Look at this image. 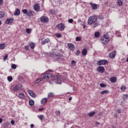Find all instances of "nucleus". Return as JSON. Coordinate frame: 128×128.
<instances>
[{
  "mask_svg": "<svg viewBox=\"0 0 128 128\" xmlns=\"http://www.w3.org/2000/svg\"><path fill=\"white\" fill-rule=\"evenodd\" d=\"M57 28H58L60 30H64V24L62 23L59 24L57 25Z\"/></svg>",
  "mask_w": 128,
  "mask_h": 128,
  "instance_id": "obj_10",
  "label": "nucleus"
},
{
  "mask_svg": "<svg viewBox=\"0 0 128 128\" xmlns=\"http://www.w3.org/2000/svg\"><path fill=\"white\" fill-rule=\"evenodd\" d=\"M96 114V112H92L88 114L89 116H94Z\"/></svg>",
  "mask_w": 128,
  "mask_h": 128,
  "instance_id": "obj_34",
  "label": "nucleus"
},
{
  "mask_svg": "<svg viewBox=\"0 0 128 128\" xmlns=\"http://www.w3.org/2000/svg\"><path fill=\"white\" fill-rule=\"evenodd\" d=\"M34 104V100H29V105L31 106H32Z\"/></svg>",
  "mask_w": 128,
  "mask_h": 128,
  "instance_id": "obj_27",
  "label": "nucleus"
},
{
  "mask_svg": "<svg viewBox=\"0 0 128 128\" xmlns=\"http://www.w3.org/2000/svg\"><path fill=\"white\" fill-rule=\"evenodd\" d=\"M22 86L20 84H18L14 86L13 88V90L14 92H18V90H22Z\"/></svg>",
  "mask_w": 128,
  "mask_h": 128,
  "instance_id": "obj_4",
  "label": "nucleus"
},
{
  "mask_svg": "<svg viewBox=\"0 0 128 128\" xmlns=\"http://www.w3.org/2000/svg\"><path fill=\"white\" fill-rule=\"evenodd\" d=\"M90 4L92 6V10H98V5L96 4H94L92 2H90Z\"/></svg>",
  "mask_w": 128,
  "mask_h": 128,
  "instance_id": "obj_17",
  "label": "nucleus"
},
{
  "mask_svg": "<svg viewBox=\"0 0 128 128\" xmlns=\"http://www.w3.org/2000/svg\"><path fill=\"white\" fill-rule=\"evenodd\" d=\"M6 48V44H0V50H4Z\"/></svg>",
  "mask_w": 128,
  "mask_h": 128,
  "instance_id": "obj_31",
  "label": "nucleus"
},
{
  "mask_svg": "<svg viewBox=\"0 0 128 128\" xmlns=\"http://www.w3.org/2000/svg\"><path fill=\"white\" fill-rule=\"evenodd\" d=\"M96 124H97L98 126H100V122H96Z\"/></svg>",
  "mask_w": 128,
  "mask_h": 128,
  "instance_id": "obj_61",
  "label": "nucleus"
},
{
  "mask_svg": "<svg viewBox=\"0 0 128 128\" xmlns=\"http://www.w3.org/2000/svg\"><path fill=\"white\" fill-rule=\"evenodd\" d=\"M76 62L74 61V60H73L72 61V66H76Z\"/></svg>",
  "mask_w": 128,
  "mask_h": 128,
  "instance_id": "obj_47",
  "label": "nucleus"
},
{
  "mask_svg": "<svg viewBox=\"0 0 128 128\" xmlns=\"http://www.w3.org/2000/svg\"><path fill=\"white\" fill-rule=\"evenodd\" d=\"M74 22V20L70 18V19H69L68 20V22H69V24H72V22Z\"/></svg>",
  "mask_w": 128,
  "mask_h": 128,
  "instance_id": "obj_45",
  "label": "nucleus"
},
{
  "mask_svg": "<svg viewBox=\"0 0 128 128\" xmlns=\"http://www.w3.org/2000/svg\"><path fill=\"white\" fill-rule=\"evenodd\" d=\"M2 24V20H0V26Z\"/></svg>",
  "mask_w": 128,
  "mask_h": 128,
  "instance_id": "obj_63",
  "label": "nucleus"
},
{
  "mask_svg": "<svg viewBox=\"0 0 128 128\" xmlns=\"http://www.w3.org/2000/svg\"><path fill=\"white\" fill-rule=\"evenodd\" d=\"M54 94L52 92H50L48 94V98H54Z\"/></svg>",
  "mask_w": 128,
  "mask_h": 128,
  "instance_id": "obj_26",
  "label": "nucleus"
},
{
  "mask_svg": "<svg viewBox=\"0 0 128 128\" xmlns=\"http://www.w3.org/2000/svg\"><path fill=\"white\" fill-rule=\"evenodd\" d=\"M14 22V19L8 18L6 21V24H12Z\"/></svg>",
  "mask_w": 128,
  "mask_h": 128,
  "instance_id": "obj_15",
  "label": "nucleus"
},
{
  "mask_svg": "<svg viewBox=\"0 0 128 128\" xmlns=\"http://www.w3.org/2000/svg\"><path fill=\"white\" fill-rule=\"evenodd\" d=\"M100 33L98 32H96L94 33L95 38H100Z\"/></svg>",
  "mask_w": 128,
  "mask_h": 128,
  "instance_id": "obj_28",
  "label": "nucleus"
},
{
  "mask_svg": "<svg viewBox=\"0 0 128 128\" xmlns=\"http://www.w3.org/2000/svg\"><path fill=\"white\" fill-rule=\"evenodd\" d=\"M50 56L54 58V60H60L62 54L58 52H52L50 53Z\"/></svg>",
  "mask_w": 128,
  "mask_h": 128,
  "instance_id": "obj_2",
  "label": "nucleus"
},
{
  "mask_svg": "<svg viewBox=\"0 0 128 128\" xmlns=\"http://www.w3.org/2000/svg\"><path fill=\"white\" fill-rule=\"evenodd\" d=\"M128 94H124L123 96V100H128Z\"/></svg>",
  "mask_w": 128,
  "mask_h": 128,
  "instance_id": "obj_36",
  "label": "nucleus"
},
{
  "mask_svg": "<svg viewBox=\"0 0 128 128\" xmlns=\"http://www.w3.org/2000/svg\"><path fill=\"white\" fill-rule=\"evenodd\" d=\"M10 123L12 125L14 124V120H11Z\"/></svg>",
  "mask_w": 128,
  "mask_h": 128,
  "instance_id": "obj_54",
  "label": "nucleus"
},
{
  "mask_svg": "<svg viewBox=\"0 0 128 128\" xmlns=\"http://www.w3.org/2000/svg\"><path fill=\"white\" fill-rule=\"evenodd\" d=\"M56 38H62V34H60L57 33L56 34Z\"/></svg>",
  "mask_w": 128,
  "mask_h": 128,
  "instance_id": "obj_44",
  "label": "nucleus"
},
{
  "mask_svg": "<svg viewBox=\"0 0 128 128\" xmlns=\"http://www.w3.org/2000/svg\"><path fill=\"white\" fill-rule=\"evenodd\" d=\"M83 28H86V25H84Z\"/></svg>",
  "mask_w": 128,
  "mask_h": 128,
  "instance_id": "obj_62",
  "label": "nucleus"
},
{
  "mask_svg": "<svg viewBox=\"0 0 128 128\" xmlns=\"http://www.w3.org/2000/svg\"><path fill=\"white\" fill-rule=\"evenodd\" d=\"M46 102H48V99L46 98H43L41 100V104H46Z\"/></svg>",
  "mask_w": 128,
  "mask_h": 128,
  "instance_id": "obj_19",
  "label": "nucleus"
},
{
  "mask_svg": "<svg viewBox=\"0 0 128 128\" xmlns=\"http://www.w3.org/2000/svg\"><path fill=\"white\" fill-rule=\"evenodd\" d=\"M126 62H128V58L127 59H126Z\"/></svg>",
  "mask_w": 128,
  "mask_h": 128,
  "instance_id": "obj_64",
  "label": "nucleus"
},
{
  "mask_svg": "<svg viewBox=\"0 0 128 128\" xmlns=\"http://www.w3.org/2000/svg\"><path fill=\"white\" fill-rule=\"evenodd\" d=\"M110 82L112 83H114L116 82V77H111L110 78Z\"/></svg>",
  "mask_w": 128,
  "mask_h": 128,
  "instance_id": "obj_18",
  "label": "nucleus"
},
{
  "mask_svg": "<svg viewBox=\"0 0 128 128\" xmlns=\"http://www.w3.org/2000/svg\"><path fill=\"white\" fill-rule=\"evenodd\" d=\"M28 92L30 96H32V98H36V94L32 90H28Z\"/></svg>",
  "mask_w": 128,
  "mask_h": 128,
  "instance_id": "obj_14",
  "label": "nucleus"
},
{
  "mask_svg": "<svg viewBox=\"0 0 128 128\" xmlns=\"http://www.w3.org/2000/svg\"><path fill=\"white\" fill-rule=\"evenodd\" d=\"M118 4L119 6H122V1L121 0H118Z\"/></svg>",
  "mask_w": 128,
  "mask_h": 128,
  "instance_id": "obj_32",
  "label": "nucleus"
},
{
  "mask_svg": "<svg viewBox=\"0 0 128 128\" xmlns=\"http://www.w3.org/2000/svg\"><path fill=\"white\" fill-rule=\"evenodd\" d=\"M87 54H88V50H86V48H84L82 51V56H86Z\"/></svg>",
  "mask_w": 128,
  "mask_h": 128,
  "instance_id": "obj_23",
  "label": "nucleus"
},
{
  "mask_svg": "<svg viewBox=\"0 0 128 128\" xmlns=\"http://www.w3.org/2000/svg\"><path fill=\"white\" fill-rule=\"evenodd\" d=\"M50 14H55L54 10H50Z\"/></svg>",
  "mask_w": 128,
  "mask_h": 128,
  "instance_id": "obj_50",
  "label": "nucleus"
},
{
  "mask_svg": "<svg viewBox=\"0 0 128 128\" xmlns=\"http://www.w3.org/2000/svg\"><path fill=\"white\" fill-rule=\"evenodd\" d=\"M30 48H32V50H34V46H36V45L34 44V43H30Z\"/></svg>",
  "mask_w": 128,
  "mask_h": 128,
  "instance_id": "obj_30",
  "label": "nucleus"
},
{
  "mask_svg": "<svg viewBox=\"0 0 128 128\" xmlns=\"http://www.w3.org/2000/svg\"><path fill=\"white\" fill-rule=\"evenodd\" d=\"M101 94H110V91L108 90H104L100 92Z\"/></svg>",
  "mask_w": 128,
  "mask_h": 128,
  "instance_id": "obj_24",
  "label": "nucleus"
},
{
  "mask_svg": "<svg viewBox=\"0 0 128 128\" xmlns=\"http://www.w3.org/2000/svg\"><path fill=\"white\" fill-rule=\"evenodd\" d=\"M30 126L31 128H34V124H31Z\"/></svg>",
  "mask_w": 128,
  "mask_h": 128,
  "instance_id": "obj_56",
  "label": "nucleus"
},
{
  "mask_svg": "<svg viewBox=\"0 0 128 128\" xmlns=\"http://www.w3.org/2000/svg\"><path fill=\"white\" fill-rule=\"evenodd\" d=\"M32 12H34V11L28 10L27 12L26 16H34Z\"/></svg>",
  "mask_w": 128,
  "mask_h": 128,
  "instance_id": "obj_20",
  "label": "nucleus"
},
{
  "mask_svg": "<svg viewBox=\"0 0 128 128\" xmlns=\"http://www.w3.org/2000/svg\"><path fill=\"white\" fill-rule=\"evenodd\" d=\"M68 46L70 50L72 51L74 50V46L73 45L72 43H68Z\"/></svg>",
  "mask_w": 128,
  "mask_h": 128,
  "instance_id": "obj_12",
  "label": "nucleus"
},
{
  "mask_svg": "<svg viewBox=\"0 0 128 128\" xmlns=\"http://www.w3.org/2000/svg\"><path fill=\"white\" fill-rule=\"evenodd\" d=\"M8 80L10 82H12V77L10 76H8Z\"/></svg>",
  "mask_w": 128,
  "mask_h": 128,
  "instance_id": "obj_39",
  "label": "nucleus"
},
{
  "mask_svg": "<svg viewBox=\"0 0 128 128\" xmlns=\"http://www.w3.org/2000/svg\"><path fill=\"white\" fill-rule=\"evenodd\" d=\"M38 118L40 120H44V116L42 114H40V116H38Z\"/></svg>",
  "mask_w": 128,
  "mask_h": 128,
  "instance_id": "obj_29",
  "label": "nucleus"
},
{
  "mask_svg": "<svg viewBox=\"0 0 128 128\" xmlns=\"http://www.w3.org/2000/svg\"><path fill=\"white\" fill-rule=\"evenodd\" d=\"M52 74L50 73H46L44 76H43V78L44 80H48L50 78H51L52 76Z\"/></svg>",
  "mask_w": 128,
  "mask_h": 128,
  "instance_id": "obj_9",
  "label": "nucleus"
},
{
  "mask_svg": "<svg viewBox=\"0 0 128 128\" xmlns=\"http://www.w3.org/2000/svg\"><path fill=\"white\" fill-rule=\"evenodd\" d=\"M20 14V10L18 8H16L14 12V16H18Z\"/></svg>",
  "mask_w": 128,
  "mask_h": 128,
  "instance_id": "obj_16",
  "label": "nucleus"
},
{
  "mask_svg": "<svg viewBox=\"0 0 128 128\" xmlns=\"http://www.w3.org/2000/svg\"><path fill=\"white\" fill-rule=\"evenodd\" d=\"M28 10L26 9H24L22 10V12H23V14H28Z\"/></svg>",
  "mask_w": 128,
  "mask_h": 128,
  "instance_id": "obj_37",
  "label": "nucleus"
},
{
  "mask_svg": "<svg viewBox=\"0 0 128 128\" xmlns=\"http://www.w3.org/2000/svg\"><path fill=\"white\" fill-rule=\"evenodd\" d=\"M116 34L117 36H120V34L118 31L116 32Z\"/></svg>",
  "mask_w": 128,
  "mask_h": 128,
  "instance_id": "obj_49",
  "label": "nucleus"
},
{
  "mask_svg": "<svg viewBox=\"0 0 128 128\" xmlns=\"http://www.w3.org/2000/svg\"><path fill=\"white\" fill-rule=\"evenodd\" d=\"M34 10L35 12H40V6L38 4H36L34 6Z\"/></svg>",
  "mask_w": 128,
  "mask_h": 128,
  "instance_id": "obj_7",
  "label": "nucleus"
},
{
  "mask_svg": "<svg viewBox=\"0 0 128 128\" xmlns=\"http://www.w3.org/2000/svg\"><path fill=\"white\" fill-rule=\"evenodd\" d=\"M8 58V55L4 56V57H3L4 62H6V59Z\"/></svg>",
  "mask_w": 128,
  "mask_h": 128,
  "instance_id": "obj_41",
  "label": "nucleus"
},
{
  "mask_svg": "<svg viewBox=\"0 0 128 128\" xmlns=\"http://www.w3.org/2000/svg\"><path fill=\"white\" fill-rule=\"evenodd\" d=\"M101 88H106V85L104 83H101L100 85Z\"/></svg>",
  "mask_w": 128,
  "mask_h": 128,
  "instance_id": "obj_38",
  "label": "nucleus"
},
{
  "mask_svg": "<svg viewBox=\"0 0 128 128\" xmlns=\"http://www.w3.org/2000/svg\"><path fill=\"white\" fill-rule=\"evenodd\" d=\"M80 50H77L76 56H80Z\"/></svg>",
  "mask_w": 128,
  "mask_h": 128,
  "instance_id": "obj_48",
  "label": "nucleus"
},
{
  "mask_svg": "<svg viewBox=\"0 0 128 128\" xmlns=\"http://www.w3.org/2000/svg\"><path fill=\"white\" fill-rule=\"evenodd\" d=\"M117 112H118V114H120V112H122V110L120 109H119L117 110Z\"/></svg>",
  "mask_w": 128,
  "mask_h": 128,
  "instance_id": "obj_55",
  "label": "nucleus"
},
{
  "mask_svg": "<svg viewBox=\"0 0 128 128\" xmlns=\"http://www.w3.org/2000/svg\"><path fill=\"white\" fill-rule=\"evenodd\" d=\"M72 100V98L70 97V98H68V100Z\"/></svg>",
  "mask_w": 128,
  "mask_h": 128,
  "instance_id": "obj_60",
  "label": "nucleus"
},
{
  "mask_svg": "<svg viewBox=\"0 0 128 128\" xmlns=\"http://www.w3.org/2000/svg\"><path fill=\"white\" fill-rule=\"evenodd\" d=\"M0 4H2V0H0Z\"/></svg>",
  "mask_w": 128,
  "mask_h": 128,
  "instance_id": "obj_59",
  "label": "nucleus"
},
{
  "mask_svg": "<svg viewBox=\"0 0 128 128\" xmlns=\"http://www.w3.org/2000/svg\"><path fill=\"white\" fill-rule=\"evenodd\" d=\"M80 40H82V38L78 36L76 37V42H80Z\"/></svg>",
  "mask_w": 128,
  "mask_h": 128,
  "instance_id": "obj_43",
  "label": "nucleus"
},
{
  "mask_svg": "<svg viewBox=\"0 0 128 128\" xmlns=\"http://www.w3.org/2000/svg\"><path fill=\"white\" fill-rule=\"evenodd\" d=\"M29 48H30V46H25V50H29Z\"/></svg>",
  "mask_w": 128,
  "mask_h": 128,
  "instance_id": "obj_51",
  "label": "nucleus"
},
{
  "mask_svg": "<svg viewBox=\"0 0 128 128\" xmlns=\"http://www.w3.org/2000/svg\"><path fill=\"white\" fill-rule=\"evenodd\" d=\"M44 110V108H40L38 109V110Z\"/></svg>",
  "mask_w": 128,
  "mask_h": 128,
  "instance_id": "obj_57",
  "label": "nucleus"
},
{
  "mask_svg": "<svg viewBox=\"0 0 128 128\" xmlns=\"http://www.w3.org/2000/svg\"><path fill=\"white\" fill-rule=\"evenodd\" d=\"M101 42L104 44H108V42H110V38L108 36H106V35L103 36L101 37Z\"/></svg>",
  "mask_w": 128,
  "mask_h": 128,
  "instance_id": "obj_3",
  "label": "nucleus"
},
{
  "mask_svg": "<svg viewBox=\"0 0 128 128\" xmlns=\"http://www.w3.org/2000/svg\"><path fill=\"white\" fill-rule=\"evenodd\" d=\"M98 18L99 20H104V16H102V15H100V16H98Z\"/></svg>",
  "mask_w": 128,
  "mask_h": 128,
  "instance_id": "obj_46",
  "label": "nucleus"
},
{
  "mask_svg": "<svg viewBox=\"0 0 128 128\" xmlns=\"http://www.w3.org/2000/svg\"><path fill=\"white\" fill-rule=\"evenodd\" d=\"M12 68H13V70H16V64H12Z\"/></svg>",
  "mask_w": 128,
  "mask_h": 128,
  "instance_id": "obj_42",
  "label": "nucleus"
},
{
  "mask_svg": "<svg viewBox=\"0 0 128 128\" xmlns=\"http://www.w3.org/2000/svg\"><path fill=\"white\" fill-rule=\"evenodd\" d=\"M2 118H0V124H2Z\"/></svg>",
  "mask_w": 128,
  "mask_h": 128,
  "instance_id": "obj_58",
  "label": "nucleus"
},
{
  "mask_svg": "<svg viewBox=\"0 0 128 128\" xmlns=\"http://www.w3.org/2000/svg\"><path fill=\"white\" fill-rule=\"evenodd\" d=\"M26 32H27V34H30V32H32V30H30V28L26 29Z\"/></svg>",
  "mask_w": 128,
  "mask_h": 128,
  "instance_id": "obj_40",
  "label": "nucleus"
},
{
  "mask_svg": "<svg viewBox=\"0 0 128 128\" xmlns=\"http://www.w3.org/2000/svg\"><path fill=\"white\" fill-rule=\"evenodd\" d=\"M4 16L6 14L2 11H0V18H4Z\"/></svg>",
  "mask_w": 128,
  "mask_h": 128,
  "instance_id": "obj_25",
  "label": "nucleus"
},
{
  "mask_svg": "<svg viewBox=\"0 0 128 128\" xmlns=\"http://www.w3.org/2000/svg\"><path fill=\"white\" fill-rule=\"evenodd\" d=\"M48 42H50V39L46 38L42 42V44H48Z\"/></svg>",
  "mask_w": 128,
  "mask_h": 128,
  "instance_id": "obj_22",
  "label": "nucleus"
},
{
  "mask_svg": "<svg viewBox=\"0 0 128 128\" xmlns=\"http://www.w3.org/2000/svg\"><path fill=\"white\" fill-rule=\"evenodd\" d=\"M96 20H98V17H96V16H92L88 18V24L90 26L94 24L93 26L94 28H96V26H100V23H98V22H96Z\"/></svg>",
  "mask_w": 128,
  "mask_h": 128,
  "instance_id": "obj_1",
  "label": "nucleus"
},
{
  "mask_svg": "<svg viewBox=\"0 0 128 128\" xmlns=\"http://www.w3.org/2000/svg\"><path fill=\"white\" fill-rule=\"evenodd\" d=\"M41 22H48V18L47 16H42L40 18Z\"/></svg>",
  "mask_w": 128,
  "mask_h": 128,
  "instance_id": "obj_6",
  "label": "nucleus"
},
{
  "mask_svg": "<svg viewBox=\"0 0 128 128\" xmlns=\"http://www.w3.org/2000/svg\"><path fill=\"white\" fill-rule=\"evenodd\" d=\"M121 90H122V92H124L126 90V86H122L120 88Z\"/></svg>",
  "mask_w": 128,
  "mask_h": 128,
  "instance_id": "obj_35",
  "label": "nucleus"
},
{
  "mask_svg": "<svg viewBox=\"0 0 128 128\" xmlns=\"http://www.w3.org/2000/svg\"><path fill=\"white\" fill-rule=\"evenodd\" d=\"M42 80V78H38L35 81V84H38L39 82H40Z\"/></svg>",
  "mask_w": 128,
  "mask_h": 128,
  "instance_id": "obj_33",
  "label": "nucleus"
},
{
  "mask_svg": "<svg viewBox=\"0 0 128 128\" xmlns=\"http://www.w3.org/2000/svg\"><path fill=\"white\" fill-rule=\"evenodd\" d=\"M109 58H116V51H112L109 54Z\"/></svg>",
  "mask_w": 128,
  "mask_h": 128,
  "instance_id": "obj_13",
  "label": "nucleus"
},
{
  "mask_svg": "<svg viewBox=\"0 0 128 128\" xmlns=\"http://www.w3.org/2000/svg\"><path fill=\"white\" fill-rule=\"evenodd\" d=\"M97 71L100 74H102L104 72V67L102 66H100L97 68Z\"/></svg>",
  "mask_w": 128,
  "mask_h": 128,
  "instance_id": "obj_8",
  "label": "nucleus"
},
{
  "mask_svg": "<svg viewBox=\"0 0 128 128\" xmlns=\"http://www.w3.org/2000/svg\"><path fill=\"white\" fill-rule=\"evenodd\" d=\"M56 114L57 116H60V111H56Z\"/></svg>",
  "mask_w": 128,
  "mask_h": 128,
  "instance_id": "obj_52",
  "label": "nucleus"
},
{
  "mask_svg": "<svg viewBox=\"0 0 128 128\" xmlns=\"http://www.w3.org/2000/svg\"><path fill=\"white\" fill-rule=\"evenodd\" d=\"M18 98H24V93H19L18 95Z\"/></svg>",
  "mask_w": 128,
  "mask_h": 128,
  "instance_id": "obj_21",
  "label": "nucleus"
},
{
  "mask_svg": "<svg viewBox=\"0 0 128 128\" xmlns=\"http://www.w3.org/2000/svg\"><path fill=\"white\" fill-rule=\"evenodd\" d=\"M114 116H115V118H118V113H115L114 114Z\"/></svg>",
  "mask_w": 128,
  "mask_h": 128,
  "instance_id": "obj_53",
  "label": "nucleus"
},
{
  "mask_svg": "<svg viewBox=\"0 0 128 128\" xmlns=\"http://www.w3.org/2000/svg\"><path fill=\"white\" fill-rule=\"evenodd\" d=\"M54 80H57L56 83L58 84H62V80L60 79L58 76H54Z\"/></svg>",
  "mask_w": 128,
  "mask_h": 128,
  "instance_id": "obj_11",
  "label": "nucleus"
},
{
  "mask_svg": "<svg viewBox=\"0 0 128 128\" xmlns=\"http://www.w3.org/2000/svg\"><path fill=\"white\" fill-rule=\"evenodd\" d=\"M108 64V62L106 60H101L97 62L98 66H104Z\"/></svg>",
  "mask_w": 128,
  "mask_h": 128,
  "instance_id": "obj_5",
  "label": "nucleus"
}]
</instances>
